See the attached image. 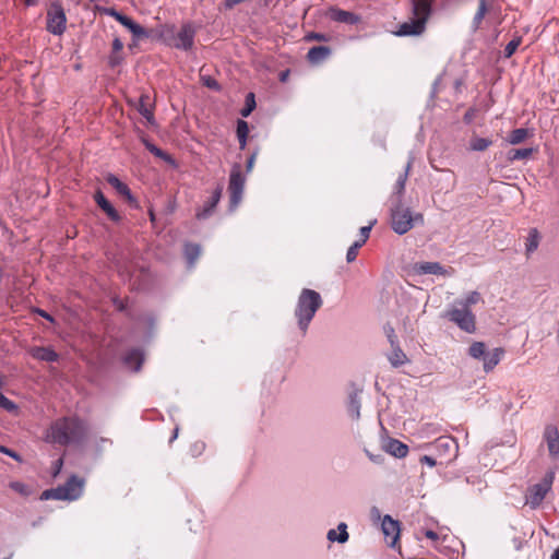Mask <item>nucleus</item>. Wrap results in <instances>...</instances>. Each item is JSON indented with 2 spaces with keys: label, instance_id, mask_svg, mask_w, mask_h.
Returning a JSON list of instances; mask_svg holds the SVG:
<instances>
[{
  "label": "nucleus",
  "instance_id": "nucleus-1",
  "mask_svg": "<svg viewBox=\"0 0 559 559\" xmlns=\"http://www.w3.org/2000/svg\"><path fill=\"white\" fill-rule=\"evenodd\" d=\"M321 295L311 288H302L294 310L297 325L302 335H306L317 311L322 307Z\"/></svg>",
  "mask_w": 559,
  "mask_h": 559
},
{
  "label": "nucleus",
  "instance_id": "nucleus-2",
  "mask_svg": "<svg viewBox=\"0 0 559 559\" xmlns=\"http://www.w3.org/2000/svg\"><path fill=\"white\" fill-rule=\"evenodd\" d=\"M412 17L402 23L395 34L397 36H418L424 33L427 21L432 14L435 0H411Z\"/></svg>",
  "mask_w": 559,
  "mask_h": 559
},
{
  "label": "nucleus",
  "instance_id": "nucleus-3",
  "mask_svg": "<svg viewBox=\"0 0 559 559\" xmlns=\"http://www.w3.org/2000/svg\"><path fill=\"white\" fill-rule=\"evenodd\" d=\"M52 440L61 445L80 443L86 435V426L79 418H62L55 421L51 427Z\"/></svg>",
  "mask_w": 559,
  "mask_h": 559
},
{
  "label": "nucleus",
  "instance_id": "nucleus-4",
  "mask_svg": "<svg viewBox=\"0 0 559 559\" xmlns=\"http://www.w3.org/2000/svg\"><path fill=\"white\" fill-rule=\"evenodd\" d=\"M391 227L397 235H404L411 230L416 222L424 223L420 213L412 214L411 209L405 206L403 201H392L390 206Z\"/></svg>",
  "mask_w": 559,
  "mask_h": 559
},
{
  "label": "nucleus",
  "instance_id": "nucleus-5",
  "mask_svg": "<svg viewBox=\"0 0 559 559\" xmlns=\"http://www.w3.org/2000/svg\"><path fill=\"white\" fill-rule=\"evenodd\" d=\"M445 318L466 333L476 331V318L471 309L454 307L448 310Z\"/></svg>",
  "mask_w": 559,
  "mask_h": 559
},
{
  "label": "nucleus",
  "instance_id": "nucleus-6",
  "mask_svg": "<svg viewBox=\"0 0 559 559\" xmlns=\"http://www.w3.org/2000/svg\"><path fill=\"white\" fill-rule=\"evenodd\" d=\"M104 13L114 17L118 23L124 26L133 36L134 39H143L150 37V32L142 25L136 23L130 16L119 12L115 8H105Z\"/></svg>",
  "mask_w": 559,
  "mask_h": 559
},
{
  "label": "nucleus",
  "instance_id": "nucleus-7",
  "mask_svg": "<svg viewBox=\"0 0 559 559\" xmlns=\"http://www.w3.org/2000/svg\"><path fill=\"white\" fill-rule=\"evenodd\" d=\"M245 176L241 173V167L235 164L230 170L228 190L230 194L229 203L230 210L238 206L242 199L245 188Z\"/></svg>",
  "mask_w": 559,
  "mask_h": 559
},
{
  "label": "nucleus",
  "instance_id": "nucleus-8",
  "mask_svg": "<svg viewBox=\"0 0 559 559\" xmlns=\"http://www.w3.org/2000/svg\"><path fill=\"white\" fill-rule=\"evenodd\" d=\"M67 16L62 5L53 2L47 12L46 28L49 33L60 36L66 31Z\"/></svg>",
  "mask_w": 559,
  "mask_h": 559
},
{
  "label": "nucleus",
  "instance_id": "nucleus-9",
  "mask_svg": "<svg viewBox=\"0 0 559 559\" xmlns=\"http://www.w3.org/2000/svg\"><path fill=\"white\" fill-rule=\"evenodd\" d=\"M85 479L72 474L66 484L61 485L66 500L74 501L82 497L84 492Z\"/></svg>",
  "mask_w": 559,
  "mask_h": 559
},
{
  "label": "nucleus",
  "instance_id": "nucleus-10",
  "mask_svg": "<svg viewBox=\"0 0 559 559\" xmlns=\"http://www.w3.org/2000/svg\"><path fill=\"white\" fill-rule=\"evenodd\" d=\"M381 530L388 546L394 548L400 539V522L386 514L382 519Z\"/></svg>",
  "mask_w": 559,
  "mask_h": 559
},
{
  "label": "nucleus",
  "instance_id": "nucleus-11",
  "mask_svg": "<svg viewBox=\"0 0 559 559\" xmlns=\"http://www.w3.org/2000/svg\"><path fill=\"white\" fill-rule=\"evenodd\" d=\"M195 28L189 22L183 23L176 35L175 47L188 51L192 49L194 45Z\"/></svg>",
  "mask_w": 559,
  "mask_h": 559
},
{
  "label": "nucleus",
  "instance_id": "nucleus-12",
  "mask_svg": "<svg viewBox=\"0 0 559 559\" xmlns=\"http://www.w3.org/2000/svg\"><path fill=\"white\" fill-rule=\"evenodd\" d=\"M222 193H223V186L222 185H218L212 195L204 202V204L202 205V207H200L197 213H195V217L199 219V221H205L207 218H210L217 204L219 203L221 201V198H222Z\"/></svg>",
  "mask_w": 559,
  "mask_h": 559
},
{
  "label": "nucleus",
  "instance_id": "nucleus-13",
  "mask_svg": "<svg viewBox=\"0 0 559 559\" xmlns=\"http://www.w3.org/2000/svg\"><path fill=\"white\" fill-rule=\"evenodd\" d=\"M106 181L109 186H111L116 192L121 195L122 198L126 199V201L133 207H138L139 204H138V201L136 199L134 198V195L132 194L130 188L124 183L122 182L116 175L114 174H108L106 176Z\"/></svg>",
  "mask_w": 559,
  "mask_h": 559
},
{
  "label": "nucleus",
  "instance_id": "nucleus-14",
  "mask_svg": "<svg viewBox=\"0 0 559 559\" xmlns=\"http://www.w3.org/2000/svg\"><path fill=\"white\" fill-rule=\"evenodd\" d=\"M362 390L359 388H356L355 385L352 386V390L348 392L347 397V412L352 419L358 420L360 418V408H361V401H360V394Z\"/></svg>",
  "mask_w": 559,
  "mask_h": 559
},
{
  "label": "nucleus",
  "instance_id": "nucleus-15",
  "mask_svg": "<svg viewBox=\"0 0 559 559\" xmlns=\"http://www.w3.org/2000/svg\"><path fill=\"white\" fill-rule=\"evenodd\" d=\"M544 440L547 443L548 452L552 457L559 455V430L554 425H547L544 430Z\"/></svg>",
  "mask_w": 559,
  "mask_h": 559
},
{
  "label": "nucleus",
  "instance_id": "nucleus-16",
  "mask_svg": "<svg viewBox=\"0 0 559 559\" xmlns=\"http://www.w3.org/2000/svg\"><path fill=\"white\" fill-rule=\"evenodd\" d=\"M94 200L98 207L112 221L120 222L121 216L115 206L110 203V201L105 197V194L97 190L94 194Z\"/></svg>",
  "mask_w": 559,
  "mask_h": 559
},
{
  "label": "nucleus",
  "instance_id": "nucleus-17",
  "mask_svg": "<svg viewBox=\"0 0 559 559\" xmlns=\"http://www.w3.org/2000/svg\"><path fill=\"white\" fill-rule=\"evenodd\" d=\"M29 355L39 361L56 362L59 360V354L51 347L34 346L29 349Z\"/></svg>",
  "mask_w": 559,
  "mask_h": 559
},
{
  "label": "nucleus",
  "instance_id": "nucleus-18",
  "mask_svg": "<svg viewBox=\"0 0 559 559\" xmlns=\"http://www.w3.org/2000/svg\"><path fill=\"white\" fill-rule=\"evenodd\" d=\"M123 362L133 371H139L144 362V353L139 347L129 349L123 356Z\"/></svg>",
  "mask_w": 559,
  "mask_h": 559
},
{
  "label": "nucleus",
  "instance_id": "nucleus-19",
  "mask_svg": "<svg viewBox=\"0 0 559 559\" xmlns=\"http://www.w3.org/2000/svg\"><path fill=\"white\" fill-rule=\"evenodd\" d=\"M412 163H413V159L409 158L405 166L404 171L397 177L396 182L394 185L393 193L391 195V202L392 201H403L402 198H403V194L405 191V185H406V181L408 178V174L412 168Z\"/></svg>",
  "mask_w": 559,
  "mask_h": 559
},
{
  "label": "nucleus",
  "instance_id": "nucleus-20",
  "mask_svg": "<svg viewBox=\"0 0 559 559\" xmlns=\"http://www.w3.org/2000/svg\"><path fill=\"white\" fill-rule=\"evenodd\" d=\"M330 17L334 22L344 23L348 25H355L360 22L359 15L338 8H332L330 10Z\"/></svg>",
  "mask_w": 559,
  "mask_h": 559
},
{
  "label": "nucleus",
  "instance_id": "nucleus-21",
  "mask_svg": "<svg viewBox=\"0 0 559 559\" xmlns=\"http://www.w3.org/2000/svg\"><path fill=\"white\" fill-rule=\"evenodd\" d=\"M504 355V349L501 347H496L492 350L486 349V354L484 358H480L483 361V368L485 372L491 371L502 359Z\"/></svg>",
  "mask_w": 559,
  "mask_h": 559
},
{
  "label": "nucleus",
  "instance_id": "nucleus-22",
  "mask_svg": "<svg viewBox=\"0 0 559 559\" xmlns=\"http://www.w3.org/2000/svg\"><path fill=\"white\" fill-rule=\"evenodd\" d=\"M135 324L139 329H145V332L142 336L143 342H148L154 336L156 319L152 313H144L143 316L139 317Z\"/></svg>",
  "mask_w": 559,
  "mask_h": 559
},
{
  "label": "nucleus",
  "instance_id": "nucleus-23",
  "mask_svg": "<svg viewBox=\"0 0 559 559\" xmlns=\"http://www.w3.org/2000/svg\"><path fill=\"white\" fill-rule=\"evenodd\" d=\"M383 450L397 459L405 457L408 453V447L402 441L394 438H389L383 443Z\"/></svg>",
  "mask_w": 559,
  "mask_h": 559
},
{
  "label": "nucleus",
  "instance_id": "nucleus-24",
  "mask_svg": "<svg viewBox=\"0 0 559 559\" xmlns=\"http://www.w3.org/2000/svg\"><path fill=\"white\" fill-rule=\"evenodd\" d=\"M332 53V50L328 46H313L307 52V60L311 64H320L324 60H326Z\"/></svg>",
  "mask_w": 559,
  "mask_h": 559
},
{
  "label": "nucleus",
  "instance_id": "nucleus-25",
  "mask_svg": "<svg viewBox=\"0 0 559 559\" xmlns=\"http://www.w3.org/2000/svg\"><path fill=\"white\" fill-rule=\"evenodd\" d=\"M414 270L417 274L447 275L448 271L439 262H419L416 263Z\"/></svg>",
  "mask_w": 559,
  "mask_h": 559
},
{
  "label": "nucleus",
  "instance_id": "nucleus-26",
  "mask_svg": "<svg viewBox=\"0 0 559 559\" xmlns=\"http://www.w3.org/2000/svg\"><path fill=\"white\" fill-rule=\"evenodd\" d=\"M326 539L330 543H338L345 544L349 539V534L347 531V524L345 522H340L337 528H331L326 533Z\"/></svg>",
  "mask_w": 559,
  "mask_h": 559
},
{
  "label": "nucleus",
  "instance_id": "nucleus-27",
  "mask_svg": "<svg viewBox=\"0 0 559 559\" xmlns=\"http://www.w3.org/2000/svg\"><path fill=\"white\" fill-rule=\"evenodd\" d=\"M548 491L549 489L543 486L540 483L533 485L530 489L528 498V503L531 504V507L533 509L539 507Z\"/></svg>",
  "mask_w": 559,
  "mask_h": 559
},
{
  "label": "nucleus",
  "instance_id": "nucleus-28",
  "mask_svg": "<svg viewBox=\"0 0 559 559\" xmlns=\"http://www.w3.org/2000/svg\"><path fill=\"white\" fill-rule=\"evenodd\" d=\"M142 143L144 144L145 148L150 153H152L155 157L160 158L162 160H164L165 163H167L171 166H176L175 158L171 155H169L167 152H165L162 148H159L158 146H156L150 140L143 138Z\"/></svg>",
  "mask_w": 559,
  "mask_h": 559
},
{
  "label": "nucleus",
  "instance_id": "nucleus-29",
  "mask_svg": "<svg viewBox=\"0 0 559 559\" xmlns=\"http://www.w3.org/2000/svg\"><path fill=\"white\" fill-rule=\"evenodd\" d=\"M183 254L187 260L188 267L192 269L201 254V246L195 242H186L183 246Z\"/></svg>",
  "mask_w": 559,
  "mask_h": 559
},
{
  "label": "nucleus",
  "instance_id": "nucleus-30",
  "mask_svg": "<svg viewBox=\"0 0 559 559\" xmlns=\"http://www.w3.org/2000/svg\"><path fill=\"white\" fill-rule=\"evenodd\" d=\"M435 448L440 453L444 454H454L457 451V443L453 438L450 437H440L435 442Z\"/></svg>",
  "mask_w": 559,
  "mask_h": 559
},
{
  "label": "nucleus",
  "instance_id": "nucleus-31",
  "mask_svg": "<svg viewBox=\"0 0 559 559\" xmlns=\"http://www.w3.org/2000/svg\"><path fill=\"white\" fill-rule=\"evenodd\" d=\"M534 148L532 147L511 148L507 153V159L510 163L528 159L532 156Z\"/></svg>",
  "mask_w": 559,
  "mask_h": 559
},
{
  "label": "nucleus",
  "instance_id": "nucleus-32",
  "mask_svg": "<svg viewBox=\"0 0 559 559\" xmlns=\"http://www.w3.org/2000/svg\"><path fill=\"white\" fill-rule=\"evenodd\" d=\"M236 135L239 142V148L245 150L249 135V123L242 119L237 121Z\"/></svg>",
  "mask_w": 559,
  "mask_h": 559
},
{
  "label": "nucleus",
  "instance_id": "nucleus-33",
  "mask_svg": "<svg viewBox=\"0 0 559 559\" xmlns=\"http://www.w3.org/2000/svg\"><path fill=\"white\" fill-rule=\"evenodd\" d=\"M148 96L141 95L139 99V104L136 106V110L146 119L147 123L151 126L155 124V117L153 110L147 107Z\"/></svg>",
  "mask_w": 559,
  "mask_h": 559
},
{
  "label": "nucleus",
  "instance_id": "nucleus-34",
  "mask_svg": "<svg viewBox=\"0 0 559 559\" xmlns=\"http://www.w3.org/2000/svg\"><path fill=\"white\" fill-rule=\"evenodd\" d=\"M533 133L526 128H518L512 130L508 135V142L512 145L523 143Z\"/></svg>",
  "mask_w": 559,
  "mask_h": 559
},
{
  "label": "nucleus",
  "instance_id": "nucleus-35",
  "mask_svg": "<svg viewBox=\"0 0 559 559\" xmlns=\"http://www.w3.org/2000/svg\"><path fill=\"white\" fill-rule=\"evenodd\" d=\"M392 352L388 356L389 361L395 368L403 366L407 361V357L400 347L399 343L395 346H391Z\"/></svg>",
  "mask_w": 559,
  "mask_h": 559
},
{
  "label": "nucleus",
  "instance_id": "nucleus-36",
  "mask_svg": "<svg viewBox=\"0 0 559 559\" xmlns=\"http://www.w3.org/2000/svg\"><path fill=\"white\" fill-rule=\"evenodd\" d=\"M492 144V140L473 135L468 142V148L474 152H484Z\"/></svg>",
  "mask_w": 559,
  "mask_h": 559
},
{
  "label": "nucleus",
  "instance_id": "nucleus-37",
  "mask_svg": "<svg viewBox=\"0 0 559 559\" xmlns=\"http://www.w3.org/2000/svg\"><path fill=\"white\" fill-rule=\"evenodd\" d=\"M539 239H540V236H539L538 230L536 228L530 229L528 236H527V239L525 242V249H526L527 254L533 253L538 248Z\"/></svg>",
  "mask_w": 559,
  "mask_h": 559
},
{
  "label": "nucleus",
  "instance_id": "nucleus-38",
  "mask_svg": "<svg viewBox=\"0 0 559 559\" xmlns=\"http://www.w3.org/2000/svg\"><path fill=\"white\" fill-rule=\"evenodd\" d=\"M487 346L484 342H473L468 348V355L477 360H480V358H484V355L486 354Z\"/></svg>",
  "mask_w": 559,
  "mask_h": 559
},
{
  "label": "nucleus",
  "instance_id": "nucleus-39",
  "mask_svg": "<svg viewBox=\"0 0 559 559\" xmlns=\"http://www.w3.org/2000/svg\"><path fill=\"white\" fill-rule=\"evenodd\" d=\"M41 500H66L61 485L56 488L46 489L40 495Z\"/></svg>",
  "mask_w": 559,
  "mask_h": 559
},
{
  "label": "nucleus",
  "instance_id": "nucleus-40",
  "mask_svg": "<svg viewBox=\"0 0 559 559\" xmlns=\"http://www.w3.org/2000/svg\"><path fill=\"white\" fill-rule=\"evenodd\" d=\"M255 107H257L255 96L253 93L250 92L246 95L245 106L241 108L240 115L243 118H247L252 114V111L255 109Z\"/></svg>",
  "mask_w": 559,
  "mask_h": 559
},
{
  "label": "nucleus",
  "instance_id": "nucleus-41",
  "mask_svg": "<svg viewBox=\"0 0 559 559\" xmlns=\"http://www.w3.org/2000/svg\"><path fill=\"white\" fill-rule=\"evenodd\" d=\"M480 300V294L478 292H471L464 299L456 300L455 304L460 308L471 309V306L476 305Z\"/></svg>",
  "mask_w": 559,
  "mask_h": 559
},
{
  "label": "nucleus",
  "instance_id": "nucleus-42",
  "mask_svg": "<svg viewBox=\"0 0 559 559\" xmlns=\"http://www.w3.org/2000/svg\"><path fill=\"white\" fill-rule=\"evenodd\" d=\"M488 11V5L484 3H478L477 11L473 17V26L474 28H478L481 21L484 20L486 13Z\"/></svg>",
  "mask_w": 559,
  "mask_h": 559
},
{
  "label": "nucleus",
  "instance_id": "nucleus-43",
  "mask_svg": "<svg viewBox=\"0 0 559 559\" xmlns=\"http://www.w3.org/2000/svg\"><path fill=\"white\" fill-rule=\"evenodd\" d=\"M520 44H521L520 37L513 38L512 40H510L504 47V50H503L504 57L511 58L514 55V52L516 51V49L519 48Z\"/></svg>",
  "mask_w": 559,
  "mask_h": 559
},
{
  "label": "nucleus",
  "instance_id": "nucleus-44",
  "mask_svg": "<svg viewBox=\"0 0 559 559\" xmlns=\"http://www.w3.org/2000/svg\"><path fill=\"white\" fill-rule=\"evenodd\" d=\"M0 407L5 409L9 413H14L17 411V405L8 399L3 393L0 392Z\"/></svg>",
  "mask_w": 559,
  "mask_h": 559
},
{
  "label": "nucleus",
  "instance_id": "nucleus-45",
  "mask_svg": "<svg viewBox=\"0 0 559 559\" xmlns=\"http://www.w3.org/2000/svg\"><path fill=\"white\" fill-rule=\"evenodd\" d=\"M330 36L324 33H318V32H309L305 35L306 41H329Z\"/></svg>",
  "mask_w": 559,
  "mask_h": 559
},
{
  "label": "nucleus",
  "instance_id": "nucleus-46",
  "mask_svg": "<svg viewBox=\"0 0 559 559\" xmlns=\"http://www.w3.org/2000/svg\"><path fill=\"white\" fill-rule=\"evenodd\" d=\"M361 242L355 241L347 250L346 253V261L348 263H352L356 260L358 250L361 248Z\"/></svg>",
  "mask_w": 559,
  "mask_h": 559
},
{
  "label": "nucleus",
  "instance_id": "nucleus-47",
  "mask_svg": "<svg viewBox=\"0 0 559 559\" xmlns=\"http://www.w3.org/2000/svg\"><path fill=\"white\" fill-rule=\"evenodd\" d=\"M384 333L386 335V338L391 346H395L399 343L397 336L395 334V331L391 324H385L383 326Z\"/></svg>",
  "mask_w": 559,
  "mask_h": 559
},
{
  "label": "nucleus",
  "instance_id": "nucleus-48",
  "mask_svg": "<svg viewBox=\"0 0 559 559\" xmlns=\"http://www.w3.org/2000/svg\"><path fill=\"white\" fill-rule=\"evenodd\" d=\"M123 61V57L121 55V52H114L111 51L110 55L108 56V66L110 68H116L118 66H120Z\"/></svg>",
  "mask_w": 559,
  "mask_h": 559
},
{
  "label": "nucleus",
  "instance_id": "nucleus-49",
  "mask_svg": "<svg viewBox=\"0 0 559 559\" xmlns=\"http://www.w3.org/2000/svg\"><path fill=\"white\" fill-rule=\"evenodd\" d=\"M0 453L12 457L16 462H22V456L17 452H15L14 450H12L5 445L0 444Z\"/></svg>",
  "mask_w": 559,
  "mask_h": 559
},
{
  "label": "nucleus",
  "instance_id": "nucleus-50",
  "mask_svg": "<svg viewBox=\"0 0 559 559\" xmlns=\"http://www.w3.org/2000/svg\"><path fill=\"white\" fill-rule=\"evenodd\" d=\"M372 224H373V223H371V224H370V225H368V226H362V227L359 229V236H360V238H359V240H357V241H358V242H361V245H364V243L367 241V239L369 238V236H370V231H371V228H372Z\"/></svg>",
  "mask_w": 559,
  "mask_h": 559
},
{
  "label": "nucleus",
  "instance_id": "nucleus-51",
  "mask_svg": "<svg viewBox=\"0 0 559 559\" xmlns=\"http://www.w3.org/2000/svg\"><path fill=\"white\" fill-rule=\"evenodd\" d=\"M205 449V443L202 442V441H197L194 442L191 448H190V452L192 454V456H199L202 454V452L204 451Z\"/></svg>",
  "mask_w": 559,
  "mask_h": 559
},
{
  "label": "nucleus",
  "instance_id": "nucleus-52",
  "mask_svg": "<svg viewBox=\"0 0 559 559\" xmlns=\"http://www.w3.org/2000/svg\"><path fill=\"white\" fill-rule=\"evenodd\" d=\"M554 479H555V472H554V471H548V472L544 475V477H543V479H542L540 484H542L543 486L547 487V488L550 490V489H551V485H552V483H554Z\"/></svg>",
  "mask_w": 559,
  "mask_h": 559
},
{
  "label": "nucleus",
  "instance_id": "nucleus-53",
  "mask_svg": "<svg viewBox=\"0 0 559 559\" xmlns=\"http://www.w3.org/2000/svg\"><path fill=\"white\" fill-rule=\"evenodd\" d=\"M10 487L16 491V492H20L22 495H27L28 493V488L25 484L21 483V481H13L10 484Z\"/></svg>",
  "mask_w": 559,
  "mask_h": 559
},
{
  "label": "nucleus",
  "instance_id": "nucleus-54",
  "mask_svg": "<svg viewBox=\"0 0 559 559\" xmlns=\"http://www.w3.org/2000/svg\"><path fill=\"white\" fill-rule=\"evenodd\" d=\"M257 155H258V151H254V152L249 156V158L247 159V163H246V171H247V173H250V171L253 169V166H254V163H255Z\"/></svg>",
  "mask_w": 559,
  "mask_h": 559
},
{
  "label": "nucleus",
  "instance_id": "nucleus-55",
  "mask_svg": "<svg viewBox=\"0 0 559 559\" xmlns=\"http://www.w3.org/2000/svg\"><path fill=\"white\" fill-rule=\"evenodd\" d=\"M123 49V43L119 37H115L111 44V51L121 52Z\"/></svg>",
  "mask_w": 559,
  "mask_h": 559
},
{
  "label": "nucleus",
  "instance_id": "nucleus-56",
  "mask_svg": "<svg viewBox=\"0 0 559 559\" xmlns=\"http://www.w3.org/2000/svg\"><path fill=\"white\" fill-rule=\"evenodd\" d=\"M33 312L38 314L39 317L48 320L49 322H55L53 317L40 308H34Z\"/></svg>",
  "mask_w": 559,
  "mask_h": 559
},
{
  "label": "nucleus",
  "instance_id": "nucleus-57",
  "mask_svg": "<svg viewBox=\"0 0 559 559\" xmlns=\"http://www.w3.org/2000/svg\"><path fill=\"white\" fill-rule=\"evenodd\" d=\"M419 461L420 463L426 464L429 467H433L437 464V461L430 455H423Z\"/></svg>",
  "mask_w": 559,
  "mask_h": 559
},
{
  "label": "nucleus",
  "instance_id": "nucleus-58",
  "mask_svg": "<svg viewBox=\"0 0 559 559\" xmlns=\"http://www.w3.org/2000/svg\"><path fill=\"white\" fill-rule=\"evenodd\" d=\"M365 453L367 454L369 460L372 461L373 463L380 464L383 461L382 454L374 455V454L370 453L367 449H365Z\"/></svg>",
  "mask_w": 559,
  "mask_h": 559
},
{
  "label": "nucleus",
  "instance_id": "nucleus-59",
  "mask_svg": "<svg viewBox=\"0 0 559 559\" xmlns=\"http://www.w3.org/2000/svg\"><path fill=\"white\" fill-rule=\"evenodd\" d=\"M425 536L431 540H438L439 539V536L438 534L432 531V530H426L425 531Z\"/></svg>",
  "mask_w": 559,
  "mask_h": 559
},
{
  "label": "nucleus",
  "instance_id": "nucleus-60",
  "mask_svg": "<svg viewBox=\"0 0 559 559\" xmlns=\"http://www.w3.org/2000/svg\"><path fill=\"white\" fill-rule=\"evenodd\" d=\"M441 79L440 78H437L432 84V90H431V93H430V97L433 98L438 92V85L440 83Z\"/></svg>",
  "mask_w": 559,
  "mask_h": 559
},
{
  "label": "nucleus",
  "instance_id": "nucleus-61",
  "mask_svg": "<svg viewBox=\"0 0 559 559\" xmlns=\"http://www.w3.org/2000/svg\"><path fill=\"white\" fill-rule=\"evenodd\" d=\"M62 466H63L62 459H58L57 461H55V473L53 474L57 475L61 471Z\"/></svg>",
  "mask_w": 559,
  "mask_h": 559
},
{
  "label": "nucleus",
  "instance_id": "nucleus-62",
  "mask_svg": "<svg viewBox=\"0 0 559 559\" xmlns=\"http://www.w3.org/2000/svg\"><path fill=\"white\" fill-rule=\"evenodd\" d=\"M205 85L210 88H218V83L214 79H207Z\"/></svg>",
  "mask_w": 559,
  "mask_h": 559
},
{
  "label": "nucleus",
  "instance_id": "nucleus-63",
  "mask_svg": "<svg viewBox=\"0 0 559 559\" xmlns=\"http://www.w3.org/2000/svg\"><path fill=\"white\" fill-rule=\"evenodd\" d=\"M288 75H289V70L282 71L280 73V81L286 82V80L288 79Z\"/></svg>",
  "mask_w": 559,
  "mask_h": 559
},
{
  "label": "nucleus",
  "instance_id": "nucleus-64",
  "mask_svg": "<svg viewBox=\"0 0 559 559\" xmlns=\"http://www.w3.org/2000/svg\"><path fill=\"white\" fill-rule=\"evenodd\" d=\"M550 559H559V546L554 550L550 556Z\"/></svg>",
  "mask_w": 559,
  "mask_h": 559
}]
</instances>
